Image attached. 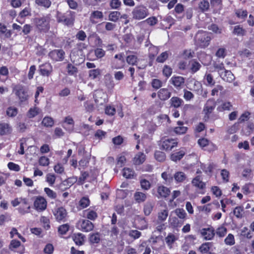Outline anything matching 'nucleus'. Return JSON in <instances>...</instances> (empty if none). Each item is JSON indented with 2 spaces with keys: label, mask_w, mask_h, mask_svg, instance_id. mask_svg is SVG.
<instances>
[{
  "label": "nucleus",
  "mask_w": 254,
  "mask_h": 254,
  "mask_svg": "<svg viewBox=\"0 0 254 254\" xmlns=\"http://www.w3.org/2000/svg\"><path fill=\"white\" fill-rule=\"evenodd\" d=\"M101 74V70L99 68L91 69L89 71V77L95 79Z\"/></svg>",
  "instance_id": "nucleus-43"
},
{
  "label": "nucleus",
  "mask_w": 254,
  "mask_h": 254,
  "mask_svg": "<svg viewBox=\"0 0 254 254\" xmlns=\"http://www.w3.org/2000/svg\"><path fill=\"white\" fill-rule=\"evenodd\" d=\"M183 221L179 220L178 218L174 217L170 219V224L173 227H181L183 224Z\"/></svg>",
  "instance_id": "nucleus-38"
},
{
  "label": "nucleus",
  "mask_w": 254,
  "mask_h": 254,
  "mask_svg": "<svg viewBox=\"0 0 254 254\" xmlns=\"http://www.w3.org/2000/svg\"><path fill=\"white\" fill-rule=\"evenodd\" d=\"M158 97L162 101L168 99L171 95V92L167 88H161L158 92Z\"/></svg>",
  "instance_id": "nucleus-15"
},
{
  "label": "nucleus",
  "mask_w": 254,
  "mask_h": 254,
  "mask_svg": "<svg viewBox=\"0 0 254 254\" xmlns=\"http://www.w3.org/2000/svg\"><path fill=\"white\" fill-rule=\"evenodd\" d=\"M176 215L180 219V220L183 221V222L186 219L187 214L183 208H177L175 210Z\"/></svg>",
  "instance_id": "nucleus-32"
},
{
  "label": "nucleus",
  "mask_w": 254,
  "mask_h": 254,
  "mask_svg": "<svg viewBox=\"0 0 254 254\" xmlns=\"http://www.w3.org/2000/svg\"><path fill=\"white\" fill-rule=\"evenodd\" d=\"M211 38L208 34L204 31H198L195 36V43L199 47L205 48L208 46Z\"/></svg>",
  "instance_id": "nucleus-2"
},
{
  "label": "nucleus",
  "mask_w": 254,
  "mask_h": 254,
  "mask_svg": "<svg viewBox=\"0 0 254 254\" xmlns=\"http://www.w3.org/2000/svg\"><path fill=\"white\" fill-rule=\"evenodd\" d=\"M90 200L86 197H82L79 202V205L81 208H84L89 205Z\"/></svg>",
  "instance_id": "nucleus-53"
},
{
  "label": "nucleus",
  "mask_w": 254,
  "mask_h": 254,
  "mask_svg": "<svg viewBox=\"0 0 254 254\" xmlns=\"http://www.w3.org/2000/svg\"><path fill=\"white\" fill-rule=\"evenodd\" d=\"M0 33L4 34L6 38H9L11 35L10 31L8 30L6 26L1 23H0Z\"/></svg>",
  "instance_id": "nucleus-47"
},
{
  "label": "nucleus",
  "mask_w": 254,
  "mask_h": 254,
  "mask_svg": "<svg viewBox=\"0 0 254 254\" xmlns=\"http://www.w3.org/2000/svg\"><path fill=\"white\" fill-rule=\"evenodd\" d=\"M67 72L70 75H73L77 72V68L71 64H68L67 65Z\"/></svg>",
  "instance_id": "nucleus-57"
},
{
  "label": "nucleus",
  "mask_w": 254,
  "mask_h": 254,
  "mask_svg": "<svg viewBox=\"0 0 254 254\" xmlns=\"http://www.w3.org/2000/svg\"><path fill=\"white\" fill-rule=\"evenodd\" d=\"M244 209L242 206H237L235 208L233 213L238 218H241L243 216Z\"/></svg>",
  "instance_id": "nucleus-42"
},
{
  "label": "nucleus",
  "mask_w": 254,
  "mask_h": 254,
  "mask_svg": "<svg viewBox=\"0 0 254 254\" xmlns=\"http://www.w3.org/2000/svg\"><path fill=\"white\" fill-rule=\"evenodd\" d=\"M100 234L98 232L89 235V241L91 244H98L101 240Z\"/></svg>",
  "instance_id": "nucleus-26"
},
{
  "label": "nucleus",
  "mask_w": 254,
  "mask_h": 254,
  "mask_svg": "<svg viewBox=\"0 0 254 254\" xmlns=\"http://www.w3.org/2000/svg\"><path fill=\"white\" fill-rule=\"evenodd\" d=\"M183 100L178 97L174 96L172 97L169 101L170 107L175 108L180 107L183 104Z\"/></svg>",
  "instance_id": "nucleus-19"
},
{
  "label": "nucleus",
  "mask_w": 254,
  "mask_h": 254,
  "mask_svg": "<svg viewBox=\"0 0 254 254\" xmlns=\"http://www.w3.org/2000/svg\"><path fill=\"white\" fill-rule=\"evenodd\" d=\"M145 160V155L142 152H138L133 158V163L135 165L142 164Z\"/></svg>",
  "instance_id": "nucleus-22"
},
{
  "label": "nucleus",
  "mask_w": 254,
  "mask_h": 254,
  "mask_svg": "<svg viewBox=\"0 0 254 254\" xmlns=\"http://www.w3.org/2000/svg\"><path fill=\"white\" fill-rule=\"evenodd\" d=\"M75 12L68 11L65 13H62L59 11L57 13V20L59 23H62L65 26H72L74 23Z\"/></svg>",
  "instance_id": "nucleus-1"
},
{
  "label": "nucleus",
  "mask_w": 254,
  "mask_h": 254,
  "mask_svg": "<svg viewBox=\"0 0 254 254\" xmlns=\"http://www.w3.org/2000/svg\"><path fill=\"white\" fill-rule=\"evenodd\" d=\"M168 216V210L164 209L159 212L158 214V218L161 221H165Z\"/></svg>",
  "instance_id": "nucleus-44"
},
{
  "label": "nucleus",
  "mask_w": 254,
  "mask_h": 254,
  "mask_svg": "<svg viewBox=\"0 0 254 254\" xmlns=\"http://www.w3.org/2000/svg\"><path fill=\"white\" fill-rule=\"evenodd\" d=\"M18 113V110L14 107H9L7 109L6 115L10 117H15Z\"/></svg>",
  "instance_id": "nucleus-39"
},
{
  "label": "nucleus",
  "mask_w": 254,
  "mask_h": 254,
  "mask_svg": "<svg viewBox=\"0 0 254 254\" xmlns=\"http://www.w3.org/2000/svg\"><path fill=\"white\" fill-rule=\"evenodd\" d=\"M42 124L45 127H51L53 126L54 124V121L52 118L47 116L44 117L43 119Z\"/></svg>",
  "instance_id": "nucleus-31"
},
{
  "label": "nucleus",
  "mask_w": 254,
  "mask_h": 254,
  "mask_svg": "<svg viewBox=\"0 0 254 254\" xmlns=\"http://www.w3.org/2000/svg\"><path fill=\"white\" fill-rule=\"evenodd\" d=\"M178 143L176 139L164 138L160 141V148L166 151H170L177 146Z\"/></svg>",
  "instance_id": "nucleus-5"
},
{
  "label": "nucleus",
  "mask_w": 254,
  "mask_h": 254,
  "mask_svg": "<svg viewBox=\"0 0 254 254\" xmlns=\"http://www.w3.org/2000/svg\"><path fill=\"white\" fill-rule=\"evenodd\" d=\"M65 52L62 49L54 50L49 53V56L56 62L63 61L64 58Z\"/></svg>",
  "instance_id": "nucleus-8"
},
{
  "label": "nucleus",
  "mask_w": 254,
  "mask_h": 254,
  "mask_svg": "<svg viewBox=\"0 0 254 254\" xmlns=\"http://www.w3.org/2000/svg\"><path fill=\"white\" fill-rule=\"evenodd\" d=\"M174 178L177 183H182L187 180V176L183 172H177L174 175Z\"/></svg>",
  "instance_id": "nucleus-24"
},
{
  "label": "nucleus",
  "mask_w": 254,
  "mask_h": 254,
  "mask_svg": "<svg viewBox=\"0 0 254 254\" xmlns=\"http://www.w3.org/2000/svg\"><path fill=\"white\" fill-rule=\"evenodd\" d=\"M39 114V109L37 107L34 108H30L28 113L27 116L29 118H32L35 117Z\"/></svg>",
  "instance_id": "nucleus-51"
},
{
  "label": "nucleus",
  "mask_w": 254,
  "mask_h": 254,
  "mask_svg": "<svg viewBox=\"0 0 254 254\" xmlns=\"http://www.w3.org/2000/svg\"><path fill=\"white\" fill-rule=\"evenodd\" d=\"M157 192L161 197L166 198L170 195V190L164 186H160L157 188Z\"/></svg>",
  "instance_id": "nucleus-18"
},
{
  "label": "nucleus",
  "mask_w": 254,
  "mask_h": 254,
  "mask_svg": "<svg viewBox=\"0 0 254 254\" xmlns=\"http://www.w3.org/2000/svg\"><path fill=\"white\" fill-rule=\"evenodd\" d=\"M95 102L102 105L107 102V95L101 90L96 91L94 95Z\"/></svg>",
  "instance_id": "nucleus-10"
},
{
  "label": "nucleus",
  "mask_w": 254,
  "mask_h": 254,
  "mask_svg": "<svg viewBox=\"0 0 254 254\" xmlns=\"http://www.w3.org/2000/svg\"><path fill=\"white\" fill-rule=\"evenodd\" d=\"M11 203L13 207H15L20 204H26L27 205V200L25 198H16L12 200Z\"/></svg>",
  "instance_id": "nucleus-40"
},
{
  "label": "nucleus",
  "mask_w": 254,
  "mask_h": 254,
  "mask_svg": "<svg viewBox=\"0 0 254 254\" xmlns=\"http://www.w3.org/2000/svg\"><path fill=\"white\" fill-rule=\"evenodd\" d=\"M34 205L37 210H44L47 207V201L42 197H37L34 201Z\"/></svg>",
  "instance_id": "nucleus-13"
},
{
  "label": "nucleus",
  "mask_w": 254,
  "mask_h": 254,
  "mask_svg": "<svg viewBox=\"0 0 254 254\" xmlns=\"http://www.w3.org/2000/svg\"><path fill=\"white\" fill-rule=\"evenodd\" d=\"M192 185L200 189H203L205 187V184L200 180V177L199 176H196L192 181Z\"/></svg>",
  "instance_id": "nucleus-25"
},
{
  "label": "nucleus",
  "mask_w": 254,
  "mask_h": 254,
  "mask_svg": "<svg viewBox=\"0 0 254 254\" xmlns=\"http://www.w3.org/2000/svg\"><path fill=\"white\" fill-rule=\"evenodd\" d=\"M216 103L214 99H209L207 100L203 109V112L205 114L204 118L205 120H208L209 115L216 107Z\"/></svg>",
  "instance_id": "nucleus-6"
},
{
  "label": "nucleus",
  "mask_w": 254,
  "mask_h": 254,
  "mask_svg": "<svg viewBox=\"0 0 254 254\" xmlns=\"http://www.w3.org/2000/svg\"><path fill=\"white\" fill-rule=\"evenodd\" d=\"M220 75L227 82H231L235 79V76L230 70H225L224 72L220 73Z\"/></svg>",
  "instance_id": "nucleus-17"
},
{
  "label": "nucleus",
  "mask_w": 254,
  "mask_h": 254,
  "mask_svg": "<svg viewBox=\"0 0 254 254\" xmlns=\"http://www.w3.org/2000/svg\"><path fill=\"white\" fill-rule=\"evenodd\" d=\"M190 87L189 88L191 90L198 91L202 87L201 83L194 79H191L189 83Z\"/></svg>",
  "instance_id": "nucleus-23"
},
{
  "label": "nucleus",
  "mask_w": 254,
  "mask_h": 254,
  "mask_svg": "<svg viewBox=\"0 0 254 254\" xmlns=\"http://www.w3.org/2000/svg\"><path fill=\"white\" fill-rule=\"evenodd\" d=\"M64 122L66 125L70 126V127H66V126H63V127L68 132H72L74 128V122L72 118L70 116H67L64 118Z\"/></svg>",
  "instance_id": "nucleus-14"
},
{
  "label": "nucleus",
  "mask_w": 254,
  "mask_h": 254,
  "mask_svg": "<svg viewBox=\"0 0 254 254\" xmlns=\"http://www.w3.org/2000/svg\"><path fill=\"white\" fill-rule=\"evenodd\" d=\"M154 157L157 161L161 162L165 160L166 156L164 152L161 151H156L154 153Z\"/></svg>",
  "instance_id": "nucleus-36"
},
{
  "label": "nucleus",
  "mask_w": 254,
  "mask_h": 254,
  "mask_svg": "<svg viewBox=\"0 0 254 254\" xmlns=\"http://www.w3.org/2000/svg\"><path fill=\"white\" fill-rule=\"evenodd\" d=\"M200 234L205 240H211L214 238L215 233L212 227L203 228L200 230Z\"/></svg>",
  "instance_id": "nucleus-9"
},
{
  "label": "nucleus",
  "mask_w": 254,
  "mask_h": 254,
  "mask_svg": "<svg viewBox=\"0 0 254 254\" xmlns=\"http://www.w3.org/2000/svg\"><path fill=\"white\" fill-rule=\"evenodd\" d=\"M227 245L232 246L235 244V239L233 235L229 234L224 240Z\"/></svg>",
  "instance_id": "nucleus-52"
},
{
  "label": "nucleus",
  "mask_w": 254,
  "mask_h": 254,
  "mask_svg": "<svg viewBox=\"0 0 254 254\" xmlns=\"http://www.w3.org/2000/svg\"><path fill=\"white\" fill-rule=\"evenodd\" d=\"M55 215L58 221H62L66 217L67 212L64 208L61 207L57 209Z\"/></svg>",
  "instance_id": "nucleus-20"
},
{
  "label": "nucleus",
  "mask_w": 254,
  "mask_h": 254,
  "mask_svg": "<svg viewBox=\"0 0 254 254\" xmlns=\"http://www.w3.org/2000/svg\"><path fill=\"white\" fill-rule=\"evenodd\" d=\"M123 171V176L127 179H130L133 176V171L128 168H124Z\"/></svg>",
  "instance_id": "nucleus-50"
},
{
  "label": "nucleus",
  "mask_w": 254,
  "mask_h": 254,
  "mask_svg": "<svg viewBox=\"0 0 254 254\" xmlns=\"http://www.w3.org/2000/svg\"><path fill=\"white\" fill-rule=\"evenodd\" d=\"M103 15L102 12L100 11L96 10V11H94L91 13L90 17V21L92 23H93L94 19H101L103 18Z\"/></svg>",
  "instance_id": "nucleus-37"
},
{
  "label": "nucleus",
  "mask_w": 254,
  "mask_h": 254,
  "mask_svg": "<svg viewBox=\"0 0 254 254\" xmlns=\"http://www.w3.org/2000/svg\"><path fill=\"white\" fill-rule=\"evenodd\" d=\"M37 28L43 32H47L50 29V18L48 16H43L35 19Z\"/></svg>",
  "instance_id": "nucleus-4"
},
{
  "label": "nucleus",
  "mask_w": 254,
  "mask_h": 254,
  "mask_svg": "<svg viewBox=\"0 0 254 254\" xmlns=\"http://www.w3.org/2000/svg\"><path fill=\"white\" fill-rule=\"evenodd\" d=\"M39 71L42 75L49 76L53 71V67L47 63L39 66Z\"/></svg>",
  "instance_id": "nucleus-12"
},
{
  "label": "nucleus",
  "mask_w": 254,
  "mask_h": 254,
  "mask_svg": "<svg viewBox=\"0 0 254 254\" xmlns=\"http://www.w3.org/2000/svg\"><path fill=\"white\" fill-rule=\"evenodd\" d=\"M128 235L134 239H136L141 236V232L136 230H132L129 231Z\"/></svg>",
  "instance_id": "nucleus-63"
},
{
  "label": "nucleus",
  "mask_w": 254,
  "mask_h": 254,
  "mask_svg": "<svg viewBox=\"0 0 254 254\" xmlns=\"http://www.w3.org/2000/svg\"><path fill=\"white\" fill-rule=\"evenodd\" d=\"M13 91L19 98L21 102H24L27 100L28 98L27 91L24 86L21 85H16L13 88Z\"/></svg>",
  "instance_id": "nucleus-7"
},
{
  "label": "nucleus",
  "mask_w": 254,
  "mask_h": 254,
  "mask_svg": "<svg viewBox=\"0 0 254 254\" xmlns=\"http://www.w3.org/2000/svg\"><path fill=\"white\" fill-rule=\"evenodd\" d=\"M105 83L106 84V86L109 89H112L115 86V84L112 78L109 76L108 77H106Z\"/></svg>",
  "instance_id": "nucleus-55"
},
{
  "label": "nucleus",
  "mask_w": 254,
  "mask_h": 254,
  "mask_svg": "<svg viewBox=\"0 0 254 254\" xmlns=\"http://www.w3.org/2000/svg\"><path fill=\"white\" fill-rule=\"evenodd\" d=\"M153 88L158 89L162 86V82L158 79H153L151 82Z\"/></svg>",
  "instance_id": "nucleus-61"
},
{
  "label": "nucleus",
  "mask_w": 254,
  "mask_h": 254,
  "mask_svg": "<svg viewBox=\"0 0 254 254\" xmlns=\"http://www.w3.org/2000/svg\"><path fill=\"white\" fill-rule=\"evenodd\" d=\"M162 178L165 180L166 184H170L173 182L174 176L168 172H164L161 174Z\"/></svg>",
  "instance_id": "nucleus-35"
},
{
  "label": "nucleus",
  "mask_w": 254,
  "mask_h": 254,
  "mask_svg": "<svg viewBox=\"0 0 254 254\" xmlns=\"http://www.w3.org/2000/svg\"><path fill=\"white\" fill-rule=\"evenodd\" d=\"M199 7L203 11H206L209 7V3L207 0H203L199 3Z\"/></svg>",
  "instance_id": "nucleus-58"
},
{
  "label": "nucleus",
  "mask_w": 254,
  "mask_h": 254,
  "mask_svg": "<svg viewBox=\"0 0 254 254\" xmlns=\"http://www.w3.org/2000/svg\"><path fill=\"white\" fill-rule=\"evenodd\" d=\"M233 34L238 36H243L246 34V31L240 25H237L234 27Z\"/></svg>",
  "instance_id": "nucleus-29"
},
{
  "label": "nucleus",
  "mask_w": 254,
  "mask_h": 254,
  "mask_svg": "<svg viewBox=\"0 0 254 254\" xmlns=\"http://www.w3.org/2000/svg\"><path fill=\"white\" fill-rule=\"evenodd\" d=\"M200 64L196 61L193 62L191 65L190 71L192 73L197 72L200 68Z\"/></svg>",
  "instance_id": "nucleus-54"
},
{
  "label": "nucleus",
  "mask_w": 254,
  "mask_h": 254,
  "mask_svg": "<svg viewBox=\"0 0 254 254\" xmlns=\"http://www.w3.org/2000/svg\"><path fill=\"white\" fill-rule=\"evenodd\" d=\"M11 127L7 123L0 124V135H4L10 133L11 131Z\"/></svg>",
  "instance_id": "nucleus-21"
},
{
  "label": "nucleus",
  "mask_w": 254,
  "mask_h": 254,
  "mask_svg": "<svg viewBox=\"0 0 254 254\" xmlns=\"http://www.w3.org/2000/svg\"><path fill=\"white\" fill-rule=\"evenodd\" d=\"M210 243H205L202 244L199 248V250L201 253H206L210 249Z\"/></svg>",
  "instance_id": "nucleus-59"
},
{
  "label": "nucleus",
  "mask_w": 254,
  "mask_h": 254,
  "mask_svg": "<svg viewBox=\"0 0 254 254\" xmlns=\"http://www.w3.org/2000/svg\"><path fill=\"white\" fill-rule=\"evenodd\" d=\"M185 81V78L180 76H173L171 77L170 82L177 89L182 88Z\"/></svg>",
  "instance_id": "nucleus-11"
},
{
  "label": "nucleus",
  "mask_w": 254,
  "mask_h": 254,
  "mask_svg": "<svg viewBox=\"0 0 254 254\" xmlns=\"http://www.w3.org/2000/svg\"><path fill=\"white\" fill-rule=\"evenodd\" d=\"M154 203L152 202L147 201L144 205L143 211L146 216H148L152 211Z\"/></svg>",
  "instance_id": "nucleus-30"
},
{
  "label": "nucleus",
  "mask_w": 254,
  "mask_h": 254,
  "mask_svg": "<svg viewBox=\"0 0 254 254\" xmlns=\"http://www.w3.org/2000/svg\"><path fill=\"white\" fill-rule=\"evenodd\" d=\"M120 15V12L118 11H112L109 15V19L110 21L116 22L118 20Z\"/></svg>",
  "instance_id": "nucleus-46"
},
{
  "label": "nucleus",
  "mask_w": 254,
  "mask_h": 254,
  "mask_svg": "<svg viewBox=\"0 0 254 254\" xmlns=\"http://www.w3.org/2000/svg\"><path fill=\"white\" fill-rule=\"evenodd\" d=\"M81 230L84 232H89L94 228L93 224L88 220H82L80 224Z\"/></svg>",
  "instance_id": "nucleus-16"
},
{
  "label": "nucleus",
  "mask_w": 254,
  "mask_h": 254,
  "mask_svg": "<svg viewBox=\"0 0 254 254\" xmlns=\"http://www.w3.org/2000/svg\"><path fill=\"white\" fill-rule=\"evenodd\" d=\"M166 242L169 246L172 245L176 240L175 236L172 234H169L165 238Z\"/></svg>",
  "instance_id": "nucleus-56"
},
{
  "label": "nucleus",
  "mask_w": 254,
  "mask_h": 254,
  "mask_svg": "<svg viewBox=\"0 0 254 254\" xmlns=\"http://www.w3.org/2000/svg\"><path fill=\"white\" fill-rule=\"evenodd\" d=\"M185 154V152L184 150H180L172 154L171 155V159L173 161L177 162V161L180 160Z\"/></svg>",
  "instance_id": "nucleus-28"
},
{
  "label": "nucleus",
  "mask_w": 254,
  "mask_h": 254,
  "mask_svg": "<svg viewBox=\"0 0 254 254\" xmlns=\"http://www.w3.org/2000/svg\"><path fill=\"white\" fill-rule=\"evenodd\" d=\"M105 111L106 114L109 116H113L116 113V109L113 106L108 105L106 106Z\"/></svg>",
  "instance_id": "nucleus-60"
},
{
  "label": "nucleus",
  "mask_w": 254,
  "mask_h": 254,
  "mask_svg": "<svg viewBox=\"0 0 254 254\" xmlns=\"http://www.w3.org/2000/svg\"><path fill=\"white\" fill-rule=\"evenodd\" d=\"M232 105L229 102L223 103L221 106L218 107L217 110L221 112L224 110H230Z\"/></svg>",
  "instance_id": "nucleus-49"
},
{
  "label": "nucleus",
  "mask_w": 254,
  "mask_h": 254,
  "mask_svg": "<svg viewBox=\"0 0 254 254\" xmlns=\"http://www.w3.org/2000/svg\"><path fill=\"white\" fill-rule=\"evenodd\" d=\"M227 228L224 226L218 227L216 231V235L219 237H223L227 233Z\"/></svg>",
  "instance_id": "nucleus-48"
},
{
  "label": "nucleus",
  "mask_w": 254,
  "mask_h": 254,
  "mask_svg": "<svg viewBox=\"0 0 254 254\" xmlns=\"http://www.w3.org/2000/svg\"><path fill=\"white\" fill-rule=\"evenodd\" d=\"M169 56L168 52L165 51L162 53L159 56L156 58V62L159 63H163L168 59Z\"/></svg>",
  "instance_id": "nucleus-41"
},
{
  "label": "nucleus",
  "mask_w": 254,
  "mask_h": 254,
  "mask_svg": "<svg viewBox=\"0 0 254 254\" xmlns=\"http://www.w3.org/2000/svg\"><path fill=\"white\" fill-rule=\"evenodd\" d=\"M215 55L219 58H224L226 55V51L225 48H219L216 52Z\"/></svg>",
  "instance_id": "nucleus-62"
},
{
  "label": "nucleus",
  "mask_w": 254,
  "mask_h": 254,
  "mask_svg": "<svg viewBox=\"0 0 254 254\" xmlns=\"http://www.w3.org/2000/svg\"><path fill=\"white\" fill-rule=\"evenodd\" d=\"M172 73V69L168 65H165L163 69V73L167 77L171 76Z\"/></svg>",
  "instance_id": "nucleus-64"
},
{
  "label": "nucleus",
  "mask_w": 254,
  "mask_h": 254,
  "mask_svg": "<svg viewBox=\"0 0 254 254\" xmlns=\"http://www.w3.org/2000/svg\"><path fill=\"white\" fill-rule=\"evenodd\" d=\"M133 18L136 20H141L149 15L148 9L142 5L134 7L132 11Z\"/></svg>",
  "instance_id": "nucleus-3"
},
{
  "label": "nucleus",
  "mask_w": 254,
  "mask_h": 254,
  "mask_svg": "<svg viewBox=\"0 0 254 254\" xmlns=\"http://www.w3.org/2000/svg\"><path fill=\"white\" fill-rule=\"evenodd\" d=\"M134 197L136 202L140 203L146 200V195L141 192H136L134 194Z\"/></svg>",
  "instance_id": "nucleus-33"
},
{
  "label": "nucleus",
  "mask_w": 254,
  "mask_h": 254,
  "mask_svg": "<svg viewBox=\"0 0 254 254\" xmlns=\"http://www.w3.org/2000/svg\"><path fill=\"white\" fill-rule=\"evenodd\" d=\"M50 0H35V3L39 6L48 8L51 5Z\"/></svg>",
  "instance_id": "nucleus-34"
},
{
  "label": "nucleus",
  "mask_w": 254,
  "mask_h": 254,
  "mask_svg": "<svg viewBox=\"0 0 254 254\" xmlns=\"http://www.w3.org/2000/svg\"><path fill=\"white\" fill-rule=\"evenodd\" d=\"M84 237L83 234L78 233L74 235L73 240L77 245L81 246L83 244Z\"/></svg>",
  "instance_id": "nucleus-27"
},
{
  "label": "nucleus",
  "mask_w": 254,
  "mask_h": 254,
  "mask_svg": "<svg viewBox=\"0 0 254 254\" xmlns=\"http://www.w3.org/2000/svg\"><path fill=\"white\" fill-rule=\"evenodd\" d=\"M69 226L68 224H64L58 227V232L60 235H65L69 230Z\"/></svg>",
  "instance_id": "nucleus-45"
}]
</instances>
